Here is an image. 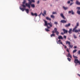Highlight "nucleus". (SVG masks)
<instances>
[{
    "label": "nucleus",
    "instance_id": "f257e3e1",
    "mask_svg": "<svg viewBox=\"0 0 80 80\" xmlns=\"http://www.w3.org/2000/svg\"><path fill=\"white\" fill-rule=\"evenodd\" d=\"M45 24H44V26H47L48 28H45V30L46 32H49L50 30L48 28H50V27H52V23H48L47 21L45 20H43Z\"/></svg>",
    "mask_w": 80,
    "mask_h": 80
},
{
    "label": "nucleus",
    "instance_id": "f03ea898",
    "mask_svg": "<svg viewBox=\"0 0 80 80\" xmlns=\"http://www.w3.org/2000/svg\"><path fill=\"white\" fill-rule=\"evenodd\" d=\"M22 7L23 8L21 7H20V9L22 10V12H24V10H25L26 11V13H29V9H26V5L24 4H22Z\"/></svg>",
    "mask_w": 80,
    "mask_h": 80
},
{
    "label": "nucleus",
    "instance_id": "7ed1b4c3",
    "mask_svg": "<svg viewBox=\"0 0 80 80\" xmlns=\"http://www.w3.org/2000/svg\"><path fill=\"white\" fill-rule=\"evenodd\" d=\"M28 1H29L28 3H26V6L29 8H30V5L32 4V2H35V0H28Z\"/></svg>",
    "mask_w": 80,
    "mask_h": 80
},
{
    "label": "nucleus",
    "instance_id": "20e7f679",
    "mask_svg": "<svg viewBox=\"0 0 80 80\" xmlns=\"http://www.w3.org/2000/svg\"><path fill=\"white\" fill-rule=\"evenodd\" d=\"M73 57L74 58H75L74 61L75 63H76L75 65L76 66L77 64V63H79V65H80V62L77 59L78 58V57L75 56L74 55H73Z\"/></svg>",
    "mask_w": 80,
    "mask_h": 80
},
{
    "label": "nucleus",
    "instance_id": "39448f33",
    "mask_svg": "<svg viewBox=\"0 0 80 80\" xmlns=\"http://www.w3.org/2000/svg\"><path fill=\"white\" fill-rule=\"evenodd\" d=\"M78 26H76L75 27V28L73 29L72 30V32H75L76 33H77L78 32V30H77L76 29V28H77V27Z\"/></svg>",
    "mask_w": 80,
    "mask_h": 80
},
{
    "label": "nucleus",
    "instance_id": "423d86ee",
    "mask_svg": "<svg viewBox=\"0 0 80 80\" xmlns=\"http://www.w3.org/2000/svg\"><path fill=\"white\" fill-rule=\"evenodd\" d=\"M31 14L32 16H35V17H37L38 16V14L37 13H34L32 12H31Z\"/></svg>",
    "mask_w": 80,
    "mask_h": 80
},
{
    "label": "nucleus",
    "instance_id": "0eeeda50",
    "mask_svg": "<svg viewBox=\"0 0 80 80\" xmlns=\"http://www.w3.org/2000/svg\"><path fill=\"white\" fill-rule=\"evenodd\" d=\"M62 30L64 32V33H67V32H68V31L65 30V29H63Z\"/></svg>",
    "mask_w": 80,
    "mask_h": 80
},
{
    "label": "nucleus",
    "instance_id": "6e6552de",
    "mask_svg": "<svg viewBox=\"0 0 80 80\" xmlns=\"http://www.w3.org/2000/svg\"><path fill=\"white\" fill-rule=\"evenodd\" d=\"M57 28H54V31H53L52 32V33H55V32H57Z\"/></svg>",
    "mask_w": 80,
    "mask_h": 80
},
{
    "label": "nucleus",
    "instance_id": "1a4fd4ad",
    "mask_svg": "<svg viewBox=\"0 0 80 80\" xmlns=\"http://www.w3.org/2000/svg\"><path fill=\"white\" fill-rule=\"evenodd\" d=\"M67 57H70L71 58H72V55L70 53H68V55H67Z\"/></svg>",
    "mask_w": 80,
    "mask_h": 80
},
{
    "label": "nucleus",
    "instance_id": "9d476101",
    "mask_svg": "<svg viewBox=\"0 0 80 80\" xmlns=\"http://www.w3.org/2000/svg\"><path fill=\"white\" fill-rule=\"evenodd\" d=\"M57 43L58 44H62V41H61V40H59L58 42H57Z\"/></svg>",
    "mask_w": 80,
    "mask_h": 80
},
{
    "label": "nucleus",
    "instance_id": "9b49d317",
    "mask_svg": "<svg viewBox=\"0 0 80 80\" xmlns=\"http://www.w3.org/2000/svg\"><path fill=\"white\" fill-rule=\"evenodd\" d=\"M60 15L61 17H62L63 18V19H65V16H63V13H61L60 14Z\"/></svg>",
    "mask_w": 80,
    "mask_h": 80
},
{
    "label": "nucleus",
    "instance_id": "f8f14e48",
    "mask_svg": "<svg viewBox=\"0 0 80 80\" xmlns=\"http://www.w3.org/2000/svg\"><path fill=\"white\" fill-rule=\"evenodd\" d=\"M61 22L64 23H67V21H65V20H61Z\"/></svg>",
    "mask_w": 80,
    "mask_h": 80
},
{
    "label": "nucleus",
    "instance_id": "ddd939ff",
    "mask_svg": "<svg viewBox=\"0 0 80 80\" xmlns=\"http://www.w3.org/2000/svg\"><path fill=\"white\" fill-rule=\"evenodd\" d=\"M72 29H70L68 31V33H69L70 34H71V33H72Z\"/></svg>",
    "mask_w": 80,
    "mask_h": 80
},
{
    "label": "nucleus",
    "instance_id": "4468645a",
    "mask_svg": "<svg viewBox=\"0 0 80 80\" xmlns=\"http://www.w3.org/2000/svg\"><path fill=\"white\" fill-rule=\"evenodd\" d=\"M76 4H77V5H80V2L78 1H76Z\"/></svg>",
    "mask_w": 80,
    "mask_h": 80
},
{
    "label": "nucleus",
    "instance_id": "2eb2a0df",
    "mask_svg": "<svg viewBox=\"0 0 80 80\" xmlns=\"http://www.w3.org/2000/svg\"><path fill=\"white\" fill-rule=\"evenodd\" d=\"M46 19H47V20H49L50 21H51V18H49L48 17H46Z\"/></svg>",
    "mask_w": 80,
    "mask_h": 80
},
{
    "label": "nucleus",
    "instance_id": "dca6fc26",
    "mask_svg": "<svg viewBox=\"0 0 80 80\" xmlns=\"http://www.w3.org/2000/svg\"><path fill=\"white\" fill-rule=\"evenodd\" d=\"M66 44H68L69 45L70 44V42L69 41H66Z\"/></svg>",
    "mask_w": 80,
    "mask_h": 80
},
{
    "label": "nucleus",
    "instance_id": "f3484780",
    "mask_svg": "<svg viewBox=\"0 0 80 80\" xmlns=\"http://www.w3.org/2000/svg\"><path fill=\"white\" fill-rule=\"evenodd\" d=\"M30 5H31L32 7V8H35V4H30Z\"/></svg>",
    "mask_w": 80,
    "mask_h": 80
},
{
    "label": "nucleus",
    "instance_id": "a211bd4d",
    "mask_svg": "<svg viewBox=\"0 0 80 80\" xmlns=\"http://www.w3.org/2000/svg\"><path fill=\"white\" fill-rule=\"evenodd\" d=\"M58 39H63V38L62 37V36H59L58 37Z\"/></svg>",
    "mask_w": 80,
    "mask_h": 80
},
{
    "label": "nucleus",
    "instance_id": "6ab92c4d",
    "mask_svg": "<svg viewBox=\"0 0 80 80\" xmlns=\"http://www.w3.org/2000/svg\"><path fill=\"white\" fill-rule=\"evenodd\" d=\"M69 26H70V23H69L68 24H66L65 25V27H69Z\"/></svg>",
    "mask_w": 80,
    "mask_h": 80
},
{
    "label": "nucleus",
    "instance_id": "aec40b11",
    "mask_svg": "<svg viewBox=\"0 0 80 80\" xmlns=\"http://www.w3.org/2000/svg\"><path fill=\"white\" fill-rule=\"evenodd\" d=\"M63 8L64 10H67V9H68V8L67 7H65V6H63Z\"/></svg>",
    "mask_w": 80,
    "mask_h": 80
},
{
    "label": "nucleus",
    "instance_id": "412c9836",
    "mask_svg": "<svg viewBox=\"0 0 80 80\" xmlns=\"http://www.w3.org/2000/svg\"><path fill=\"white\" fill-rule=\"evenodd\" d=\"M55 35L54 33H52V34L51 35V37H55Z\"/></svg>",
    "mask_w": 80,
    "mask_h": 80
},
{
    "label": "nucleus",
    "instance_id": "4be33fe9",
    "mask_svg": "<svg viewBox=\"0 0 80 80\" xmlns=\"http://www.w3.org/2000/svg\"><path fill=\"white\" fill-rule=\"evenodd\" d=\"M51 18H55V16L53 15H51Z\"/></svg>",
    "mask_w": 80,
    "mask_h": 80
},
{
    "label": "nucleus",
    "instance_id": "5701e85b",
    "mask_svg": "<svg viewBox=\"0 0 80 80\" xmlns=\"http://www.w3.org/2000/svg\"><path fill=\"white\" fill-rule=\"evenodd\" d=\"M77 51V49H75L73 51V53H75V52H76Z\"/></svg>",
    "mask_w": 80,
    "mask_h": 80
},
{
    "label": "nucleus",
    "instance_id": "b1692460",
    "mask_svg": "<svg viewBox=\"0 0 80 80\" xmlns=\"http://www.w3.org/2000/svg\"><path fill=\"white\" fill-rule=\"evenodd\" d=\"M77 13L78 14V15H80V11L78 10L77 12Z\"/></svg>",
    "mask_w": 80,
    "mask_h": 80
},
{
    "label": "nucleus",
    "instance_id": "393cba45",
    "mask_svg": "<svg viewBox=\"0 0 80 80\" xmlns=\"http://www.w3.org/2000/svg\"><path fill=\"white\" fill-rule=\"evenodd\" d=\"M69 47H70V48H72L73 47V46L72 45H71L70 44L69 45Z\"/></svg>",
    "mask_w": 80,
    "mask_h": 80
},
{
    "label": "nucleus",
    "instance_id": "a878e982",
    "mask_svg": "<svg viewBox=\"0 0 80 80\" xmlns=\"http://www.w3.org/2000/svg\"><path fill=\"white\" fill-rule=\"evenodd\" d=\"M25 2H26V0H24L23 1V2H22V3L24 5V4H25Z\"/></svg>",
    "mask_w": 80,
    "mask_h": 80
},
{
    "label": "nucleus",
    "instance_id": "bb28decb",
    "mask_svg": "<svg viewBox=\"0 0 80 80\" xmlns=\"http://www.w3.org/2000/svg\"><path fill=\"white\" fill-rule=\"evenodd\" d=\"M55 33H56L57 35H58V34H59V32H58V31H56V32H55Z\"/></svg>",
    "mask_w": 80,
    "mask_h": 80
},
{
    "label": "nucleus",
    "instance_id": "cd10ccee",
    "mask_svg": "<svg viewBox=\"0 0 80 80\" xmlns=\"http://www.w3.org/2000/svg\"><path fill=\"white\" fill-rule=\"evenodd\" d=\"M68 60V61H69V62H70V61H71V59L69 58H67Z\"/></svg>",
    "mask_w": 80,
    "mask_h": 80
},
{
    "label": "nucleus",
    "instance_id": "c85d7f7f",
    "mask_svg": "<svg viewBox=\"0 0 80 80\" xmlns=\"http://www.w3.org/2000/svg\"><path fill=\"white\" fill-rule=\"evenodd\" d=\"M46 12H47V11H45V10L44 11L43 13H44V14H45V15H46Z\"/></svg>",
    "mask_w": 80,
    "mask_h": 80
},
{
    "label": "nucleus",
    "instance_id": "c756f323",
    "mask_svg": "<svg viewBox=\"0 0 80 80\" xmlns=\"http://www.w3.org/2000/svg\"><path fill=\"white\" fill-rule=\"evenodd\" d=\"M76 26H77V27H78V26H79V23H78V22H77V23Z\"/></svg>",
    "mask_w": 80,
    "mask_h": 80
},
{
    "label": "nucleus",
    "instance_id": "7c9ffc66",
    "mask_svg": "<svg viewBox=\"0 0 80 80\" xmlns=\"http://www.w3.org/2000/svg\"><path fill=\"white\" fill-rule=\"evenodd\" d=\"M77 10H80V7H78L76 8Z\"/></svg>",
    "mask_w": 80,
    "mask_h": 80
},
{
    "label": "nucleus",
    "instance_id": "2f4dec72",
    "mask_svg": "<svg viewBox=\"0 0 80 80\" xmlns=\"http://www.w3.org/2000/svg\"><path fill=\"white\" fill-rule=\"evenodd\" d=\"M42 12H41V13L38 15V16L39 17H40L41 15H42Z\"/></svg>",
    "mask_w": 80,
    "mask_h": 80
},
{
    "label": "nucleus",
    "instance_id": "473e14b6",
    "mask_svg": "<svg viewBox=\"0 0 80 80\" xmlns=\"http://www.w3.org/2000/svg\"><path fill=\"white\" fill-rule=\"evenodd\" d=\"M52 14H57V12H52Z\"/></svg>",
    "mask_w": 80,
    "mask_h": 80
},
{
    "label": "nucleus",
    "instance_id": "72a5a7b5",
    "mask_svg": "<svg viewBox=\"0 0 80 80\" xmlns=\"http://www.w3.org/2000/svg\"><path fill=\"white\" fill-rule=\"evenodd\" d=\"M71 13H72V15L74 14V12H73V11L72 10Z\"/></svg>",
    "mask_w": 80,
    "mask_h": 80
},
{
    "label": "nucleus",
    "instance_id": "f704fd0d",
    "mask_svg": "<svg viewBox=\"0 0 80 80\" xmlns=\"http://www.w3.org/2000/svg\"><path fill=\"white\" fill-rule=\"evenodd\" d=\"M73 36H74V38H77V36H75V35H74Z\"/></svg>",
    "mask_w": 80,
    "mask_h": 80
},
{
    "label": "nucleus",
    "instance_id": "c9c22d12",
    "mask_svg": "<svg viewBox=\"0 0 80 80\" xmlns=\"http://www.w3.org/2000/svg\"><path fill=\"white\" fill-rule=\"evenodd\" d=\"M54 23L55 24H56V25H57L58 23L57 22H55Z\"/></svg>",
    "mask_w": 80,
    "mask_h": 80
},
{
    "label": "nucleus",
    "instance_id": "e433bc0d",
    "mask_svg": "<svg viewBox=\"0 0 80 80\" xmlns=\"http://www.w3.org/2000/svg\"><path fill=\"white\" fill-rule=\"evenodd\" d=\"M78 53L80 55V51H79L78 52Z\"/></svg>",
    "mask_w": 80,
    "mask_h": 80
},
{
    "label": "nucleus",
    "instance_id": "4c0bfd02",
    "mask_svg": "<svg viewBox=\"0 0 80 80\" xmlns=\"http://www.w3.org/2000/svg\"><path fill=\"white\" fill-rule=\"evenodd\" d=\"M67 51L69 53H70V52H69V50H68V49H67Z\"/></svg>",
    "mask_w": 80,
    "mask_h": 80
},
{
    "label": "nucleus",
    "instance_id": "58836bf2",
    "mask_svg": "<svg viewBox=\"0 0 80 80\" xmlns=\"http://www.w3.org/2000/svg\"><path fill=\"white\" fill-rule=\"evenodd\" d=\"M64 38L65 39H66V38H67V36H64Z\"/></svg>",
    "mask_w": 80,
    "mask_h": 80
},
{
    "label": "nucleus",
    "instance_id": "ea45409f",
    "mask_svg": "<svg viewBox=\"0 0 80 80\" xmlns=\"http://www.w3.org/2000/svg\"><path fill=\"white\" fill-rule=\"evenodd\" d=\"M39 3H40V1H38L37 2V4H39Z\"/></svg>",
    "mask_w": 80,
    "mask_h": 80
},
{
    "label": "nucleus",
    "instance_id": "a19ab883",
    "mask_svg": "<svg viewBox=\"0 0 80 80\" xmlns=\"http://www.w3.org/2000/svg\"><path fill=\"white\" fill-rule=\"evenodd\" d=\"M69 13H72V11H69L68 12Z\"/></svg>",
    "mask_w": 80,
    "mask_h": 80
},
{
    "label": "nucleus",
    "instance_id": "79ce46f5",
    "mask_svg": "<svg viewBox=\"0 0 80 80\" xmlns=\"http://www.w3.org/2000/svg\"><path fill=\"white\" fill-rule=\"evenodd\" d=\"M70 3V1H69L68 2V3Z\"/></svg>",
    "mask_w": 80,
    "mask_h": 80
},
{
    "label": "nucleus",
    "instance_id": "37998d69",
    "mask_svg": "<svg viewBox=\"0 0 80 80\" xmlns=\"http://www.w3.org/2000/svg\"><path fill=\"white\" fill-rule=\"evenodd\" d=\"M73 3L72 2V3H71L70 4V5H72V4H73Z\"/></svg>",
    "mask_w": 80,
    "mask_h": 80
},
{
    "label": "nucleus",
    "instance_id": "c03bdc74",
    "mask_svg": "<svg viewBox=\"0 0 80 80\" xmlns=\"http://www.w3.org/2000/svg\"><path fill=\"white\" fill-rule=\"evenodd\" d=\"M74 48H77V47H76V46H74Z\"/></svg>",
    "mask_w": 80,
    "mask_h": 80
},
{
    "label": "nucleus",
    "instance_id": "a18cd8bd",
    "mask_svg": "<svg viewBox=\"0 0 80 80\" xmlns=\"http://www.w3.org/2000/svg\"><path fill=\"white\" fill-rule=\"evenodd\" d=\"M42 15L43 16H45V15L44 14L42 13Z\"/></svg>",
    "mask_w": 80,
    "mask_h": 80
},
{
    "label": "nucleus",
    "instance_id": "49530a36",
    "mask_svg": "<svg viewBox=\"0 0 80 80\" xmlns=\"http://www.w3.org/2000/svg\"><path fill=\"white\" fill-rule=\"evenodd\" d=\"M64 48H67V46H64Z\"/></svg>",
    "mask_w": 80,
    "mask_h": 80
},
{
    "label": "nucleus",
    "instance_id": "de8ad7c7",
    "mask_svg": "<svg viewBox=\"0 0 80 80\" xmlns=\"http://www.w3.org/2000/svg\"><path fill=\"white\" fill-rule=\"evenodd\" d=\"M61 34H62V35H63V33L61 32Z\"/></svg>",
    "mask_w": 80,
    "mask_h": 80
},
{
    "label": "nucleus",
    "instance_id": "09e8293b",
    "mask_svg": "<svg viewBox=\"0 0 80 80\" xmlns=\"http://www.w3.org/2000/svg\"><path fill=\"white\" fill-rule=\"evenodd\" d=\"M78 76H79V77H80V75L79 74H78Z\"/></svg>",
    "mask_w": 80,
    "mask_h": 80
},
{
    "label": "nucleus",
    "instance_id": "8fccbe9b",
    "mask_svg": "<svg viewBox=\"0 0 80 80\" xmlns=\"http://www.w3.org/2000/svg\"><path fill=\"white\" fill-rule=\"evenodd\" d=\"M62 45H63V46H65L63 44H62Z\"/></svg>",
    "mask_w": 80,
    "mask_h": 80
},
{
    "label": "nucleus",
    "instance_id": "3c124183",
    "mask_svg": "<svg viewBox=\"0 0 80 80\" xmlns=\"http://www.w3.org/2000/svg\"><path fill=\"white\" fill-rule=\"evenodd\" d=\"M71 2H73V0H71Z\"/></svg>",
    "mask_w": 80,
    "mask_h": 80
},
{
    "label": "nucleus",
    "instance_id": "603ef678",
    "mask_svg": "<svg viewBox=\"0 0 80 80\" xmlns=\"http://www.w3.org/2000/svg\"><path fill=\"white\" fill-rule=\"evenodd\" d=\"M72 26H73V25H72Z\"/></svg>",
    "mask_w": 80,
    "mask_h": 80
},
{
    "label": "nucleus",
    "instance_id": "864d4df0",
    "mask_svg": "<svg viewBox=\"0 0 80 80\" xmlns=\"http://www.w3.org/2000/svg\"><path fill=\"white\" fill-rule=\"evenodd\" d=\"M79 37H80V35L79 36Z\"/></svg>",
    "mask_w": 80,
    "mask_h": 80
},
{
    "label": "nucleus",
    "instance_id": "5fc2aeb1",
    "mask_svg": "<svg viewBox=\"0 0 80 80\" xmlns=\"http://www.w3.org/2000/svg\"><path fill=\"white\" fill-rule=\"evenodd\" d=\"M45 0V1H46V0Z\"/></svg>",
    "mask_w": 80,
    "mask_h": 80
}]
</instances>
